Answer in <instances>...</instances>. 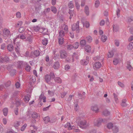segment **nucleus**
I'll return each mask as SVG.
<instances>
[{
  "label": "nucleus",
  "mask_w": 133,
  "mask_h": 133,
  "mask_svg": "<svg viewBox=\"0 0 133 133\" xmlns=\"http://www.w3.org/2000/svg\"><path fill=\"white\" fill-rule=\"evenodd\" d=\"M79 21H77L76 23L72 25L71 29L73 31L76 30V32L78 33L79 32Z\"/></svg>",
  "instance_id": "nucleus-1"
},
{
  "label": "nucleus",
  "mask_w": 133,
  "mask_h": 133,
  "mask_svg": "<svg viewBox=\"0 0 133 133\" xmlns=\"http://www.w3.org/2000/svg\"><path fill=\"white\" fill-rule=\"evenodd\" d=\"M107 120L105 119H103L99 118L96 122H94V125L96 126L99 127L101 124V123L102 122H106Z\"/></svg>",
  "instance_id": "nucleus-2"
},
{
  "label": "nucleus",
  "mask_w": 133,
  "mask_h": 133,
  "mask_svg": "<svg viewBox=\"0 0 133 133\" xmlns=\"http://www.w3.org/2000/svg\"><path fill=\"white\" fill-rule=\"evenodd\" d=\"M60 53V57L62 58H65L68 56L66 52L63 50H61Z\"/></svg>",
  "instance_id": "nucleus-3"
},
{
  "label": "nucleus",
  "mask_w": 133,
  "mask_h": 133,
  "mask_svg": "<svg viewBox=\"0 0 133 133\" xmlns=\"http://www.w3.org/2000/svg\"><path fill=\"white\" fill-rule=\"evenodd\" d=\"M25 62L23 61H19L17 62V67L19 69H21L25 65Z\"/></svg>",
  "instance_id": "nucleus-4"
},
{
  "label": "nucleus",
  "mask_w": 133,
  "mask_h": 133,
  "mask_svg": "<svg viewBox=\"0 0 133 133\" xmlns=\"http://www.w3.org/2000/svg\"><path fill=\"white\" fill-rule=\"evenodd\" d=\"M7 47L8 50L9 51L11 52L14 51V47L12 44H8Z\"/></svg>",
  "instance_id": "nucleus-5"
},
{
  "label": "nucleus",
  "mask_w": 133,
  "mask_h": 133,
  "mask_svg": "<svg viewBox=\"0 0 133 133\" xmlns=\"http://www.w3.org/2000/svg\"><path fill=\"white\" fill-rule=\"evenodd\" d=\"M9 59L8 57H0V62L3 63L9 61Z\"/></svg>",
  "instance_id": "nucleus-6"
},
{
  "label": "nucleus",
  "mask_w": 133,
  "mask_h": 133,
  "mask_svg": "<svg viewBox=\"0 0 133 133\" xmlns=\"http://www.w3.org/2000/svg\"><path fill=\"white\" fill-rule=\"evenodd\" d=\"M60 66L59 63L58 61H56L54 62L53 65V67L55 69H58Z\"/></svg>",
  "instance_id": "nucleus-7"
},
{
  "label": "nucleus",
  "mask_w": 133,
  "mask_h": 133,
  "mask_svg": "<svg viewBox=\"0 0 133 133\" xmlns=\"http://www.w3.org/2000/svg\"><path fill=\"white\" fill-rule=\"evenodd\" d=\"M91 109L92 110L95 112H98L99 110L98 108L97 105H95L92 106L91 107Z\"/></svg>",
  "instance_id": "nucleus-8"
},
{
  "label": "nucleus",
  "mask_w": 133,
  "mask_h": 133,
  "mask_svg": "<svg viewBox=\"0 0 133 133\" xmlns=\"http://www.w3.org/2000/svg\"><path fill=\"white\" fill-rule=\"evenodd\" d=\"M10 31L6 29H5L3 31V35L6 36H8L10 34Z\"/></svg>",
  "instance_id": "nucleus-9"
},
{
  "label": "nucleus",
  "mask_w": 133,
  "mask_h": 133,
  "mask_svg": "<svg viewBox=\"0 0 133 133\" xmlns=\"http://www.w3.org/2000/svg\"><path fill=\"white\" fill-rule=\"evenodd\" d=\"M68 13L70 15L69 19H71L75 14L74 11V10H71V9L69 10Z\"/></svg>",
  "instance_id": "nucleus-10"
},
{
  "label": "nucleus",
  "mask_w": 133,
  "mask_h": 133,
  "mask_svg": "<svg viewBox=\"0 0 133 133\" xmlns=\"http://www.w3.org/2000/svg\"><path fill=\"white\" fill-rule=\"evenodd\" d=\"M84 49L85 51L87 52H89L91 51V47L89 45H86L84 47Z\"/></svg>",
  "instance_id": "nucleus-11"
},
{
  "label": "nucleus",
  "mask_w": 133,
  "mask_h": 133,
  "mask_svg": "<svg viewBox=\"0 0 133 133\" xmlns=\"http://www.w3.org/2000/svg\"><path fill=\"white\" fill-rule=\"evenodd\" d=\"M84 12L87 16H88L89 15V9L88 6L86 5L85 6L84 10Z\"/></svg>",
  "instance_id": "nucleus-12"
},
{
  "label": "nucleus",
  "mask_w": 133,
  "mask_h": 133,
  "mask_svg": "<svg viewBox=\"0 0 133 133\" xmlns=\"http://www.w3.org/2000/svg\"><path fill=\"white\" fill-rule=\"evenodd\" d=\"M51 77L48 75H46L45 77V79L46 82L47 83H49L50 82L51 80Z\"/></svg>",
  "instance_id": "nucleus-13"
},
{
  "label": "nucleus",
  "mask_w": 133,
  "mask_h": 133,
  "mask_svg": "<svg viewBox=\"0 0 133 133\" xmlns=\"http://www.w3.org/2000/svg\"><path fill=\"white\" fill-rule=\"evenodd\" d=\"M89 62V60H85V59L81 60V63L82 65H87Z\"/></svg>",
  "instance_id": "nucleus-14"
},
{
  "label": "nucleus",
  "mask_w": 133,
  "mask_h": 133,
  "mask_svg": "<svg viewBox=\"0 0 133 133\" xmlns=\"http://www.w3.org/2000/svg\"><path fill=\"white\" fill-rule=\"evenodd\" d=\"M68 126V129L69 130H71L72 129H73L75 128V127L74 126H71L69 123H67V124L65 125V127H66L67 126Z\"/></svg>",
  "instance_id": "nucleus-15"
},
{
  "label": "nucleus",
  "mask_w": 133,
  "mask_h": 133,
  "mask_svg": "<svg viewBox=\"0 0 133 133\" xmlns=\"http://www.w3.org/2000/svg\"><path fill=\"white\" fill-rule=\"evenodd\" d=\"M24 66L25 67V69L26 71L28 72H29L30 71L31 67L30 65L25 63Z\"/></svg>",
  "instance_id": "nucleus-16"
},
{
  "label": "nucleus",
  "mask_w": 133,
  "mask_h": 133,
  "mask_svg": "<svg viewBox=\"0 0 133 133\" xmlns=\"http://www.w3.org/2000/svg\"><path fill=\"white\" fill-rule=\"evenodd\" d=\"M130 62L128 61L127 62V68L129 69L130 71H131L132 69L133 68L130 64Z\"/></svg>",
  "instance_id": "nucleus-17"
},
{
  "label": "nucleus",
  "mask_w": 133,
  "mask_h": 133,
  "mask_svg": "<svg viewBox=\"0 0 133 133\" xmlns=\"http://www.w3.org/2000/svg\"><path fill=\"white\" fill-rule=\"evenodd\" d=\"M119 59L116 58H114L113 61V63L115 65H116L118 64L119 63Z\"/></svg>",
  "instance_id": "nucleus-18"
},
{
  "label": "nucleus",
  "mask_w": 133,
  "mask_h": 133,
  "mask_svg": "<svg viewBox=\"0 0 133 133\" xmlns=\"http://www.w3.org/2000/svg\"><path fill=\"white\" fill-rule=\"evenodd\" d=\"M128 50H131L133 48V42H130L129 45L127 46Z\"/></svg>",
  "instance_id": "nucleus-19"
},
{
  "label": "nucleus",
  "mask_w": 133,
  "mask_h": 133,
  "mask_svg": "<svg viewBox=\"0 0 133 133\" xmlns=\"http://www.w3.org/2000/svg\"><path fill=\"white\" fill-rule=\"evenodd\" d=\"M55 81L57 83H60L62 82V80L59 77H56L54 79Z\"/></svg>",
  "instance_id": "nucleus-20"
},
{
  "label": "nucleus",
  "mask_w": 133,
  "mask_h": 133,
  "mask_svg": "<svg viewBox=\"0 0 133 133\" xmlns=\"http://www.w3.org/2000/svg\"><path fill=\"white\" fill-rule=\"evenodd\" d=\"M112 130L114 133H117L118 131V128L116 126H113L112 127Z\"/></svg>",
  "instance_id": "nucleus-21"
},
{
  "label": "nucleus",
  "mask_w": 133,
  "mask_h": 133,
  "mask_svg": "<svg viewBox=\"0 0 133 133\" xmlns=\"http://www.w3.org/2000/svg\"><path fill=\"white\" fill-rule=\"evenodd\" d=\"M64 39L62 37L58 38V43L60 45H62L63 43Z\"/></svg>",
  "instance_id": "nucleus-22"
},
{
  "label": "nucleus",
  "mask_w": 133,
  "mask_h": 133,
  "mask_svg": "<svg viewBox=\"0 0 133 133\" xmlns=\"http://www.w3.org/2000/svg\"><path fill=\"white\" fill-rule=\"evenodd\" d=\"M95 65L96 68H99L101 66V63L99 62H96L95 64Z\"/></svg>",
  "instance_id": "nucleus-23"
},
{
  "label": "nucleus",
  "mask_w": 133,
  "mask_h": 133,
  "mask_svg": "<svg viewBox=\"0 0 133 133\" xmlns=\"http://www.w3.org/2000/svg\"><path fill=\"white\" fill-rule=\"evenodd\" d=\"M43 119L45 123H47L50 121V118L49 116L44 117Z\"/></svg>",
  "instance_id": "nucleus-24"
},
{
  "label": "nucleus",
  "mask_w": 133,
  "mask_h": 133,
  "mask_svg": "<svg viewBox=\"0 0 133 133\" xmlns=\"http://www.w3.org/2000/svg\"><path fill=\"white\" fill-rule=\"evenodd\" d=\"M3 115L5 116H6L8 112V109L7 108H5L3 110Z\"/></svg>",
  "instance_id": "nucleus-25"
},
{
  "label": "nucleus",
  "mask_w": 133,
  "mask_h": 133,
  "mask_svg": "<svg viewBox=\"0 0 133 133\" xmlns=\"http://www.w3.org/2000/svg\"><path fill=\"white\" fill-rule=\"evenodd\" d=\"M40 52L38 50H35L33 52L34 55L36 57L39 56L40 54Z\"/></svg>",
  "instance_id": "nucleus-26"
},
{
  "label": "nucleus",
  "mask_w": 133,
  "mask_h": 133,
  "mask_svg": "<svg viewBox=\"0 0 133 133\" xmlns=\"http://www.w3.org/2000/svg\"><path fill=\"white\" fill-rule=\"evenodd\" d=\"M86 41L84 39L81 40L80 42V45L82 46H84L86 44Z\"/></svg>",
  "instance_id": "nucleus-27"
},
{
  "label": "nucleus",
  "mask_w": 133,
  "mask_h": 133,
  "mask_svg": "<svg viewBox=\"0 0 133 133\" xmlns=\"http://www.w3.org/2000/svg\"><path fill=\"white\" fill-rule=\"evenodd\" d=\"M126 101L127 100L126 99H124L122 100L121 105L122 107H124L127 106V105L126 103Z\"/></svg>",
  "instance_id": "nucleus-28"
},
{
  "label": "nucleus",
  "mask_w": 133,
  "mask_h": 133,
  "mask_svg": "<svg viewBox=\"0 0 133 133\" xmlns=\"http://www.w3.org/2000/svg\"><path fill=\"white\" fill-rule=\"evenodd\" d=\"M68 5L69 8L70 9L73 8L74 6L73 1H71L68 4Z\"/></svg>",
  "instance_id": "nucleus-29"
},
{
  "label": "nucleus",
  "mask_w": 133,
  "mask_h": 133,
  "mask_svg": "<svg viewBox=\"0 0 133 133\" xmlns=\"http://www.w3.org/2000/svg\"><path fill=\"white\" fill-rule=\"evenodd\" d=\"M30 97L29 95L25 96L24 99V101L26 102H28L30 100Z\"/></svg>",
  "instance_id": "nucleus-30"
},
{
  "label": "nucleus",
  "mask_w": 133,
  "mask_h": 133,
  "mask_svg": "<svg viewBox=\"0 0 133 133\" xmlns=\"http://www.w3.org/2000/svg\"><path fill=\"white\" fill-rule=\"evenodd\" d=\"M74 1L75 2V6L77 9L79 10L80 7V6L79 4L78 3V0H74Z\"/></svg>",
  "instance_id": "nucleus-31"
},
{
  "label": "nucleus",
  "mask_w": 133,
  "mask_h": 133,
  "mask_svg": "<svg viewBox=\"0 0 133 133\" xmlns=\"http://www.w3.org/2000/svg\"><path fill=\"white\" fill-rule=\"evenodd\" d=\"M59 36L61 37H63L65 35L64 32L63 30L60 31L59 32Z\"/></svg>",
  "instance_id": "nucleus-32"
},
{
  "label": "nucleus",
  "mask_w": 133,
  "mask_h": 133,
  "mask_svg": "<svg viewBox=\"0 0 133 133\" xmlns=\"http://www.w3.org/2000/svg\"><path fill=\"white\" fill-rule=\"evenodd\" d=\"M110 112L107 110H105L103 112V115L106 116H108L110 115Z\"/></svg>",
  "instance_id": "nucleus-33"
},
{
  "label": "nucleus",
  "mask_w": 133,
  "mask_h": 133,
  "mask_svg": "<svg viewBox=\"0 0 133 133\" xmlns=\"http://www.w3.org/2000/svg\"><path fill=\"white\" fill-rule=\"evenodd\" d=\"M19 46L20 45H18L16 47H15V51L18 54H19Z\"/></svg>",
  "instance_id": "nucleus-34"
},
{
  "label": "nucleus",
  "mask_w": 133,
  "mask_h": 133,
  "mask_svg": "<svg viewBox=\"0 0 133 133\" xmlns=\"http://www.w3.org/2000/svg\"><path fill=\"white\" fill-rule=\"evenodd\" d=\"M107 37L105 35H102L101 37V39L103 42H105L107 40Z\"/></svg>",
  "instance_id": "nucleus-35"
},
{
  "label": "nucleus",
  "mask_w": 133,
  "mask_h": 133,
  "mask_svg": "<svg viewBox=\"0 0 133 133\" xmlns=\"http://www.w3.org/2000/svg\"><path fill=\"white\" fill-rule=\"evenodd\" d=\"M51 11L55 14L57 13V9L54 6H52L51 7Z\"/></svg>",
  "instance_id": "nucleus-36"
},
{
  "label": "nucleus",
  "mask_w": 133,
  "mask_h": 133,
  "mask_svg": "<svg viewBox=\"0 0 133 133\" xmlns=\"http://www.w3.org/2000/svg\"><path fill=\"white\" fill-rule=\"evenodd\" d=\"M86 39L88 42L89 43L91 42L92 40V38L90 36H88L87 37H86Z\"/></svg>",
  "instance_id": "nucleus-37"
},
{
  "label": "nucleus",
  "mask_w": 133,
  "mask_h": 133,
  "mask_svg": "<svg viewBox=\"0 0 133 133\" xmlns=\"http://www.w3.org/2000/svg\"><path fill=\"white\" fill-rule=\"evenodd\" d=\"M16 72V70L13 69H11L10 72V74L12 76H13Z\"/></svg>",
  "instance_id": "nucleus-38"
},
{
  "label": "nucleus",
  "mask_w": 133,
  "mask_h": 133,
  "mask_svg": "<svg viewBox=\"0 0 133 133\" xmlns=\"http://www.w3.org/2000/svg\"><path fill=\"white\" fill-rule=\"evenodd\" d=\"M50 11V9L49 8H48L46 9L43 12L44 14L46 15V14L48 13Z\"/></svg>",
  "instance_id": "nucleus-39"
},
{
  "label": "nucleus",
  "mask_w": 133,
  "mask_h": 133,
  "mask_svg": "<svg viewBox=\"0 0 133 133\" xmlns=\"http://www.w3.org/2000/svg\"><path fill=\"white\" fill-rule=\"evenodd\" d=\"M109 54L108 55V57L109 58H111L114 55V52L112 51L109 52Z\"/></svg>",
  "instance_id": "nucleus-40"
},
{
  "label": "nucleus",
  "mask_w": 133,
  "mask_h": 133,
  "mask_svg": "<svg viewBox=\"0 0 133 133\" xmlns=\"http://www.w3.org/2000/svg\"><path fill=\"white\" fill-rule=\"evenodd\" d=\"M73 46V48L75 49L77 48L79 46V43L78 42H75L73 45H72Z\"/></svg>",
  "instance_id": "nucleus-41"
},
{
  "label": "nucleus",
  "mask_w": 133,
  "mask_h": 133,
  "mask_svg": "<svg viewBox=\"0 0 133 133\" xmlns=\"http://www.w3.org/2000/svg\"><path fill=\"white\" fill-rule=\"evenodd\" d=\"M32 118H36L38 117V115L37 113L35 112H34L32 114Z\"/></svg>",
  "instance_id": "nucleus-42"
},
{
  "label": "nucleus",
  "mask_w": 133,
  "mask_h": 133,
  "mask_svg": "<svg viewBox=\"0 0 133 133\" xmlns=\"http://www.w3.org/2000/svg\"><path fill=\"white\" fill-rule=\"evenodd\" d=\"M33 29L35 31L37 32L39 31L40 29V27L38 26H36L34 27Z\"/></svg>",
  "instance_id": "nucleus-43"
},
{
  "label": "nucleus",
  "mask_w": 133,
  "mask_h": 133,
  "mask_svg": "<svg viewBox=\"0 0 133 133\" xmlns=\"http://www.w3.org/2000/svg\"><path fill=\"white\" fill-rule=\"evenodd\" d=\"M100 4V2L98 0L96 1L95 3V7L97 8L98 7Z\"/></svg>",
  "instance_id": "nucleus-44"
},
{
  "label": "nucleus",
  "mask_w": 133,
  "mask_h": 133,
  "mask_svg": "<svg viewBox=\"0 0 133 133\" xmlns=\"http://www.w3.org/2000/svg\"><path fill=\"white\" fill-rule=\"evenodd\" d=\"M48 41L46 39H43L42 41V43L43 45H46L48 44Z\"/></svg>",
  "instance_id": "nucleus-45"
},
{
  "label": "nucleus",
  "mask_w": 133,
  "mask_h": 133,
  "mask_svg": "<svg viewBox=\"0 0 133 133\" xmlns=\"http://www.w3.org/2000/svg\"><path fill=\"white\" fill-rule=\"evenodd\" d=\"M86 122L85 120H84L81 121L80 122V124L81 125H86Z\"/></svg>",
  "instance_id": "nucleus-46"
},
{
  "label": "nucleus",
  "mask_w": 133,
  "mask_h": 133,
  "mask_svg": "<svg viewBox=\"0 0 133 133\" xmlns=\"http://www.w3.org/2000/svg\"><path fill=\"white\" fill-rule=\"evenodd\" d=\"M73 46L71 44L68 45L67 46V49L68 50H70L73 48Z\"/></svg>",
  "instance_id": "nucleus-47"
},
{
  "label": "nucleus",
  "mask_w": 133,
  "mask_h": 133,
  "mask_svg": "<svg viewBox=\"0 0 133 133\" xmlns=\"http://www.w3.org/2000/svg\"><path fill=\"white\" fill-rule=\"evenodd\" d=\"M113 30L114 32H116L118 30V28L115 25L113 26Z\"/></svg>",
  "instance_id": "nucleus-48"
},
{
  "label": "nucleus",
  "mask_w": 133,
  "mask_h": 133,
  "mask_svg": "<svg viewBox=\"0 0 133 133\" xmlns=\"http://www.w3.org/2000/svg\"><path fill=\"white\" fill-rule=\"evenodd\" d=\"M113 95L114 96V98L115 99V101L116 103H117L118 102V99L117 98V96L116 94L115 93H114Z\"/></svg>",
  "instance_id": "nucleus-49"
},
{
  "label": "nucleus",
  "mask_w": 133,
  "mask_h": 133,
  "mask_svg": "<svg viewBox=\"0 0 133 133\" xmlns=\"http://www.w3.org/2000/svg\"><path fill=\"white\" fill-rule=\"evenodd\" d=\"M113 124L111 123H109L107 126V128L109 129H110L112 128Z\"/></svg>",
  "instance_id": "nucleus-50"
},
{
  "label": "nucleus",
  "mask_w": 133,
  "mask_h": 133,
  "mask_svg": "<svg viewBox=\"0 0 133 133\" xmlns=\"http://www.w3.org/2000/svg\"><path fill=\"white\" fill-rule=\"evenodd\" d=\"M49 76L51 78H54L55 77V75L54 74V73L53 72H50Z\"/></svg>",
  "instance_id": "nucleus-51"
},
{
  "label": "nucleus",
  "mask_w": 133,
  "mask_h": 133,
  "mask_svg": "<svg viewBox=\"0 0 133 133\" xmlns=\"http://www.w3.org/2000/svg\"><path fill=\"white\" fill-rule=\"evenodd\" d=\"M25 30V29L23 27H20L18 30L19 32L20 33H22Z\"/></svg>",
  "instance_id": "nucleus-52"
},
{
  "label": "nucleus",
  "mask_w": 133,
  "mask_h": 133,
  "mask_svg": "<svg viewBox=\"0 0 133 133\" xmlns=\"http://www.w3.org/2000/svg\"><path fill=\"white\" fill-rule=\"evenodd\" d=\"M16 16L17 18H20L21 17V14L19 12H17L16 14Z\"/></svg>",
  "instance_id": "nucleus-53"
},
{
  "label": "nucleus",
  "mask_w": 133,
  "mask_h": 133,
  "mask_svg": "<svg viewBox=\"0 0 133 133\" xmlns=\"http://www.w3.org/2000/svg\"><path fill=\"white\" fill-rule=\"evenodd\" d=\"M27 126V124H24L21 128V130L22 131H23Z\"/></svg>",
  "instance_id": "nucleus-54"
},
{
  "label": "nucleus",
  "mask_w": 133,
  "mask_h": 133,
  "mask_svg": "<svg viewBox=\"0 0 133 133\" xmlns=\"http://www.w3.org/2000/svg\"><path fill=\"white\" fill-rule=\"evenodd\" d=\"M32 112L30 111H28L26 114L27 116L29 117H30L31 116H32Z\"/></svg>",
  "instance_id": "nucleus-55"
},
{
  "label": "nucleus",
  "mask_w": 133,
  "mask_h": 133,
  "mask_svg": "<svg viewBox=\"0 0 133 133\" xmlns=\"http://www.w3.org/2000/svg\"><path fill=\"white\" fill-rule=\"evenodd\" d=\"M3 22V19L2 17H0V29L2 28V25Z\"/></svg>",
  "instance_id": "nucleus-56"
},
{
  "label": "nucleus",
  "mask_w": 133,
  "mask_h": 133,
  "mask_svg": "<svg viewBox=\"0 0 133 133\" xmlns=\"http://www.w3.org/2000/svg\"><path fill=\"white\" fill-rule=\"evenodd\" d=\"M115 43L116 45L118 46L119 45V42L118 40H115Z\"/></svg>",
  "instance_id": "nucleus-57"
},
{
  "label": "nucleus",
  "mask_w": 133,
  "mask_h": 133,
  "mask_svg": "<svg viewBox=\"0 0 133 133\" xmlns=\"http://www.w3.org/2000/svg\"><path fill=\"white\" fill-rule=\"evenodd\" d=\"M118 84L120 87H124V85L123 84L120 82H118Z\"/></svg>",
  "instance_id": "nucleus-58"
},
{
  "label": "nucleus",
  "mask_w": 133,
  "mask_h": 133,
  "mask_svg": "<svg viewBox=\"0 0 133 133\" xmlns=\"http://www.w3.org/2000/svg\"><path fill=\"white\" fill-rule=\"evenodd\" d=\"M83 24L84 25H85L86 27L87 28H88L89 26V23L88 22H86L85 23V24H84L83 23Z\"/></svg>",
  "instance_id": "nucleus-59"
},
{
  "label": "nucleus",
  "mask_w": 133,
  "mask_h": 133,
  "mask_svg": "<svg viewBox=\"0 0 133 133\" xmlns=\"http://www.w3.org/2000/svg\"><path fill=\"white\" fill-rule=\"evenodd\" d=\"M85 0H82L81 2V6H84L85 4Z\"/></svg>",
  "instance_id": "nucleus-60"
},
{
  "label": "nucleus",
  "mask_w": 133,
  "mask_h": 133,
  "mask_svg": "<svg viewBox=\"0 0 133 133\" xmlns=\"http://www.w3.org/2000/svg\"><path fill=\"white\" fill-rule=\"evenodd\" d=\"M15 85L16 87L17 88H19L20 87V84L19 83L17 82L16 83V84H15Z\"/></svg>",
  "instance_id": "nucleus-61"
},
{
  "label": "nucleus",
  "mask_w": 133,
  "mask_h": 133,
  "mask_svg": "<svg viewBox=\"0 0 133 133\" xmlns=\"http://www.w3.org/2000/svg\"><path fill=\"white\" fill-rule=\"evenodd\" d=\"M116 12L117 17L118 18L119 17V16L120 10L118 9L117 10Z\"/></svg>",
  "instance_id": "nucleus-62"
},
{
  "label": "nucleus",
  "mask_w": 133,
  "mask_h": 133,
  "mask_svg": "<svg viewBox=\"0 0 133 133\" xmlns=\"http://www.w3.org/2000/svg\"><path fill=\"white\" fill-rule=\"evenodd\" d=\"M105 22L104 20H102L99 23L100 25L101 26H103L104 25Z\"/></svg>",
  "instance_id": "nucleus-63"
},
{
  "label": "nucleus",
  "mask_w": 133,
  "mask_h": 133,
  "mask_svg": "<svg viewBox=\"0 0 133 133\" xmlns=\"http://www.w3.org/2000/svg\"><path fill=\"white\" fill-rule=\"evenodd\" d=\"M18 109L17 108H16L15 109V110H14V112L15 114L16 115H17L18 114Z\"/></svg>",
  "instance_id": "nucleus-64"
}]
</instances>
